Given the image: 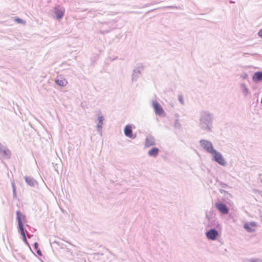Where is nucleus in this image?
I'll return each mask as SVG.
<instances>
[{"label": "nucleus", "mask_w": 262, "mask_h": 262, "mask_svg": "<svg viewBox=\"0 0 262 262\" xmlns=\"http://www.w3.org/2000/svg\"><path fill=\"white\" fill-rule=\"evenodd\" d=\"M200 144L201 146L204 148L207 152L211 154L214 151V149L213 148L211 142L205 140H202L200 141Z\"/></svg>", "instance_id": "f03ea898"}, {"label": "nucleus", "mask_w": 262, "mask_h": 262, "mask_svg": "<svg viewBox=\"0 0 262 262\" xmlns=\"http://www.w3.org/2000/svg\"><path fill=\"white\" fill-rule=\"evenodd\" d=\"M55 14L56 18L57 19H60L63 16L64 13L61 11L56 10Z\"/></svg>", "instance_id": "f8f14e48"}, {"label": "nucleus", "mask_w": 262, "mask_h": 262, "mask_svg": "<svg viewBox=\"0 0 262 262\" xmlns=\"http://www.w3.org/2000/svg\"><path fill=\"white\" fill-rule=\"evenodd\" d=\"M179 99L180 101L182 104H184V99H183V96H179Z\"/></svg>", "instance_id": "dca6fc26"}, {"label": "nucleus", "mask_w": 262, "mask_h": 262, "mask_svg": "<svg viewBox=\"0 0 262 262\" xmlns=\"http://www.w3.org/2000/svg\"><path fill=\"white\" fill-rule=\"evenodd\" d=\"M215 206L219 211L224 214H227L229 212V208L226 205L222 203H217Z\"/></svg>", "instance_id": "20e7f679"}, {"label": "nucleus", "mask_w": 262, "mask_h": 262, "mask_svg": "<svg viewBox=\"0 0 262 262\" xmlns=\"http://www.w3.org/2000/svg\"><path fill=\"white\" fill-rule=\"evenodd\" d=\"M15 21L16 22H17V23H19V24H25V21H24V20L19 18H15Z\"/></svg>", "instance_id": "4468645a"}, {"label": "nucleus", "mask_w": 262, "mask_h": 262, "mask_svg": "<svg viewBox=\"0 0 262 262\" xmlns=\"http://www.w3.org/2000/svg\"><path fill=\"white\" fill-rule=\"evenodd\" d=\"M211 154L213 156L215 160L219 164L222 165H224L226 164L225 160L223 158L221 154L216 152V151L214 150Z\"/></svg>", "instance_id": "7ed1b4c3"}, {"label": "nucleus", "mask_w": 262, "mask_h": 262, "mask_svg": "<svg viewBox=\"0 0 262 262\" xmlns=\"http://www.w3.org/2000/svg\"><path fill=\"white\" fill-rule=\"evenodd\" d=\"M257 225L256 222H251L249 223H245L244 227L249 232H252L255 230V228Z\"/></svg>", "instance_id": "423d86ee"}, {"label": "nucleus", "mask_w": 262, "mask_h": 262, "mask_svg": "<svg viewBox=\"0 0 262 262\" xmlns=\"http://www.w3.org/2000/svg\"><path fill=\"white\" fill-rule=\"evenodd\" d=\"M56 82L58 85L61 86H63L64 84V81L63 80H57Z\"/></svg>", "instance_id": "2eb2a0df"}, {"label": "nucleus", "mask_w": 262, "mask_h": 262, "mask_svg": "<svg viewBox=\"0 0 262 262\" xmlns=\"http://www.w3.org/2000/svg\"><path fill=\"white\" fill-rule=\"evenodd\" d=\"M155 142L154 137L150 136L146 138L145 143L146 146L149 147L152 146L155 144Z\"/></svg>", "instance_id": "1a4fd4ad"}, {"label": "nucleus", "mask_w": 262, "mask_h": 262, "mask_svg": "<svg viewBox=\"0 0 262 262\" xmlns=\"http://www.w3.org/2000/svg\"><path fill=\"white\" fill-rule=\"evenodd\" d=\"M37 243H35V247H37Z\"/></svg>", "instance_id": "6ab92c4d"}, {"label": "nucleus", "mask_w": 262, "mask_h": 262, "mask_svg": "<svg viewBox=\"0 0 262 262\" xmlns=\"http://www.w3.org/2000/svg\"><path fill=\"white\" fill-rule=\"evenodd\" d=\"M159 149L157 147H153L148 151V155L150 156L156 157L159 153Z\"/></svg>", "instance_id": "9b49d317"}, {"label": "nucleus", "mask_w": 262, "mask_h": 262, "mask_svg": "<svg viewBox=\"0 0 262 262\" xmlns=\"http://www.w3.org/2000/svg\"><path fill=\"white\" fill-rule=\"evenodd\" d=\"M261 182H262V180H261Z\"/></svg>", "instance_id": "4be33fe9"}, {"label": "nucleus", "mask_w": 262, "mask_h": 262, "mask_svg": "<svg viewBox=\"0 0 262 262\" xmlns=\"http://www.w3.org/2000/svg\"><path fill=\"white\" fill-rule=\"evenodd\" d=\"M16 219L18 221V227L20 231V233L23 236L24 241L27 242V238L25 230L23 227V223L26 222V219L25 215H23L19 211L16 212Z\"/></svg>", "instance_id": "f257e3e1"}, {"label": "nucleus", "mask_w": 262, "mask_h": 262, "mask_svg": "<svg viewBox=\"0 0 262 262\" xmlns=\"http://www.w3.org/2000/svg\"><path fill=\"white\" fill-rule=\"evenodd\" d=\"M26 181L30 185H34V181L33 180L30 179L28 178H26Z\"/></svg>", "instance_id": "ddd939ff"}, {"label": "nucleus", "mask_w": 262, "mask_h": 262, "mask_svg": "<svg viewBox=\"0 0 262 262\" xmlns=\"http://www.w3.org/2000/svg\"><path fill=\"white\" fill-rule=\"evenodd\" d=\"M124 134L126 136L129 138H133L132 126L130 125H127L125 127Z\"/></svg>", "instance_id": "6e6552de"}, {"label": "nucleus", "mask_w": 262, "mask_h": 262, "mask_svg": "<svg viewBox=\"0 0 262 262\" xmlns=\"http://www.w3.org/2000/svg\"><path fill=\"white\" fill-rule=\"evenodd\" d=\"M207 237L211 240H215L219 236V232L215 229H210L206 233Z\"/></svg>", "instance_id": "39448f33"}, {"label": "nucleus", "mask_w": 262, "mask_h": 262, "mask_svg": "<svg viewBox=\"0 0 262 262\" xmlns=\"http://www.w3.org/2000/svg\"><path fill=\"white\" fill-rule=\"evenodd\" d=\"M261 103H262V99H261Z\"/></svg>", "instance_id": "412c9836"}, {"label": "nucleus", "mask_w": 262, "mask_h": 262, "mask_svg": "<svg viewBox=\"0 0 262 262\" xmlns=\"http://www.w3.org/2000/svg\"><path fill=\"white\" fill-rule=\"evenodd\" d=\"M98 120H99V123H102V121L103 120V118L102 116H100L98 118Z\"/></svg>", "instance_id": "f3484780"}, {"label": "nucleus", "mask_w": 262, "mask_h": 262, "mask_svg": "<svg viewBox=\"0 0 262 262\" xmlns=\"http://www.w3.org/2000/svg\"><path fill=\"white\" fill-rule=\"evenodd\" d=\"M27 236H28V237H30V236H29V234H27Z\"/></svg>", "instance_id": "aec40b11"}, {"label": "nucleus", "mask_w": 262, "mask_h": 262, "mask_svg": "<svg viewBox=\"0 0 262 262\" xmlns=\"http://www.w3.org/2000/svg\"><path fill=\"white\" fill-rule=\"evenodd\" d=\"M258 35L262 37V29L260 30L259 31L258 33Z\"/></svg>", "instance_id": "a211bd4d"}, {"label": "nucleus", "mask_w": 262, "mask_h": 262, "mask_svg": "<svg viewBox=\"0 0 262 262\" xmlns=\"http://www.w3.org/2000/svg\"><path fill=\"white\" fill-rule=\"evenodd\" d=\"M156 114L159 115H162L164 112L161 106L157 101H154L152 103Z\"/></svg>", "instance_id": "0eeeda50"}, {"label": "nucleus", "mask_w": 262, "mask_h": 262, "mask_svg": "<svg viewBox=\"0 0 262 262\" xmlns=\"http://www.w3.org/2000/svg\"><path fill=\"white\" fill-rule=\"evenodd\" d=\"M252 79L254 81L262 80V72H257L254 73Z\"/></svg>", "instance_id": "9d476101"}]
</instances>
